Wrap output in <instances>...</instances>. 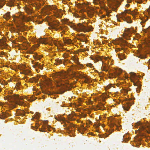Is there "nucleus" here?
<instances>
[{"mask_svg": "<svg viewBox=\"0 0 150 150\" xmlns=\"http://www.w3.org/2000/svg\"><path fill=\"white\" fill-rule=\"evenodd\" d=\"M76 72L72 71L71 73L69 74L67 76V74L66 72H57L54 74L53 76V77L54 79L58 78V79L55 81L57 86V87L62 86V88L63 83L62 81H67L69 79H73L74 78H78V76H76Z\"/></svg>", "mask_w": 150, "mask_h": 150, "instance_id": "obj_1", "label": "nucleus"}, {"mask_svg": "<svg viewBox=\"0 0 150 150\" xmlns=\"http://www.w3.org/2000/svg\"><path fill=\"white\" fill-rule=\"evenodd\" d=\"M6 98L10 102H14V104L10 106V107L12 108L16 107L17 104L21 106L25 105V104L23 101L20 100H22L23 99V98L20 97L18 95H9L8 96H6Z\"/></svg>", "mask_w": 150, "mask_h": 150, "instance_id": "obj_2", "label": "nucleus"}, {"mask_svg": "<svg viewBox=\"0 0 150 150\" xmlns=\"http://www.w3.org/2000/svg\"><path fill=\"white\" fill-rule=\"evenodd\" d=\"M126 13L131 14L133 17H134L138 13L137 12V9H135L132 11L129 10H125L123 12L119 14V17L120 18H122L124 21H126L127 23H131V21L130 17L127 15Z\"/></svg>", "mask_w": 150, "mask_h": 150, "instance_id": "obj_3", "label": "nucleus"}, {"mask_svg": "<svg viewBox=\"0 0 150 150\" xmlns=\"http://www.w3.org/2000/svg\"><path fill=\"white\" fill-rule=\"evenodd\" d=\"M73 29L77 31L84 32H88L92 31L93 28L91 26H88L86 24V25H84L82 24L79 23L73 26Z\"/></svg>", "mask_w": 150, "mask_h": 150, "instance_id": "obj_4", "label": "nucleus"}, {"mask_svg": "<svg viewBox=\"0 0 150 150\" xmlns=\"http://www.w3.org/2000/svg\"><path fill=\"white\" fill-rule=\"evenodd\" d=\"M129 74L131 77L132 78L131 79V81L133 82L134 86L137 87V88H136V90L137 92L138 93L140 91L141 88V85L140 84V82L139 81H134V79H137V76L135 73L130 72Z\"/></svg>", "mask_w": 150, "mask_h": 150, "instance_id": "obj_5", "label": "nucleus"}, {"mask_svg": "<svg viewBox=\"0 0 150 150\" xmlns=\"http://www.w3.org/2000/svg\"><path fill=\"white\" fill-rule=\"evenodd\" d=\"M112 41L114 44L120 45L121 47L127 46L129 47V44L127 43V41L122 38L116 39L113 40Z\"/></svg>", "mask_w": 150, "mask_h": 150, "instance_id": "obj_6", "label": "nucleus"}, {"mask_svg": "<svg viewBox=\"0 0 150 150\" xmlns=\"http://www.w3.org/2000/svg\"><path fill=\"white\" fill-rule=\"evenodd\" d=\"M135 31L132 29L126 28L125 33L123 35V37L126 40H130V37L132 35V33H135Z\"/></svg>", "mask_w": 150, "mask_h": 150, "instance_id": "obj_7", "label": "nucleus"}, {"mask_svg": "<svg viewBox=\"0 0 150 150\" xmlns=\"http://www.w3.org/2000/svg\"><path fill=\"white\" fill-rule=\"evenodd\" d=\"M116 121V120L115 118H112V123L110 125L111 130L112 131H113L115 129H117L119 131L121 128V126L120 125H119H119H117L115 124V122Z\"/></svg>", "mask_w": 150, "mask_h": 150, "instance_id": "obj_8", "label": "nucleus"}, {"mask_svg": "<svg viewBox=\"0 0 150 150\" xmlns=\"http://www.w3.org/2000/svg\"><path fill=\"white\" fill-rule=\"evenodd\" d=\"M52 9L54 10V15L57 17L60 18L62 16L63 13L62 10H58L55 6L53 7Z\"/></svg>", "mask_w": 150, "mask_h": 150, "instance_id": "obj_9", "label": "nucleus"}, {"mask_svg": "<svg viewBox=\"0 0 150 150\" xmlns=\"http://www.w3.org/2000/svg\"><path fill=\"white\" fill-rule=\"evenodd\" d=\"M122 107L124 110L128 111L130 108L132 104L130 101L128 100L123 101L122 102Z\"/></svg>", "mask_w": 150, "mask_h": 150, "instance_id": "obj_10", "label": "nucleus"}, {"mask_svg": "<svg viewBox=\"0 0 150 150\" xmlns=\"http://www.w3.org/2000/svg\"><path fill=\"white\" fill-rule=\"evenodd\" d=\"M59 24L58 21H54L50 23V25L52 29H54L56 30H57L60 28L62 29V27L60 26L59 28H57Z\"/></svg>", "mask_w": 150, "mask_h": 150, "instance_id": "obj_11", "label": "nucleus"}, {"mask_svg": "<svg viewBox=\"0 0 150 150\" xmlns=\"http://www.w3.org/2000/svg\"><path fill=\"white\" fill-rule=\"evenodd\" d=\"M122 72V70L119 69L114 71L112 73H109L110 78L116 77L117 76L120 74Z\"/></svg>", "mask_w": 150, "mask_h": 150, "instance_id": "obj_12", "label": "nucleus"}, {"mask_svg": "<svg viewBox=\"0 0 150 150\" xmlns=\"http://www.w3.org/2000/svg\"><path fill=\"white\" fill-rule=\"evenodd\" d=\"M72 60L74 62L77 64V68L79 69H81L83 67V66L82 64H80L79 61V59L76 56L74 57H72Z\"/></svg>", "mask_w": 150, "mask_h": 150, "instance_id": "obj_13", "label": "nucleus"}, {"mask_svg": "<svg viewBox=\"0 0 150 150\" xmlns=\"http://www.w3.org/2000/svg\"><path fill=\"white\" fill-rule=\"evenodd\" d=\"M14 19L18 21L19 20V19L22 20L23 21H26L29 19L24 15L22 13H21L18 17L15 16L14 18Z\"/></svg>", "mask_w": 150, "mask_h": 150, "instance_id": "obj_14", "label": "nucleus"}, {"mask_svg": "<svg viewBox=\"0 0 150 150\" xmlns=\"http://www.w3.org/2000/svg\"><path fill=\"white\" fill-rule=\"evenodd\" d=\"M86 12L88 16L91 17L94 13L95 10L93 8L88 7L87 8Z\"/></svg>", "mask_w": 150, "mask_h": 150, "instance_id": "obj_15", "label": "nucleus"}, {"mask_svg": "<svg viewBox=\"0 0 150 150\" xmlns=\"http://www.w3.org/2000/svg\"><path fill=\"white\" fill-rule=\"evenodd\" d=\"M105 108L104 106V104L102 103H100L98 105L96 106V108L95 109V110H105Z\"/></svg>", "mask_w": 150, "mask_h": 150, "instance_id": "obj_16", "label": "nucleus"}, {"mask_svg": "<svg viewBox=\"0 0 150 150\" xmlns=\"http://www.w3.org/2000/svg\"><path fill=\"white\" fill-rule=\"evenodd\" d=\"M142 140V138L141 136L136 137L134 138V141L135 142L137 143L138 145L137 144H136L137 146H138L139 145H141V141Z\"/></svg>", "mask_w": 150, "mask_h": 150, "instance_id": "obj_17", "label": "nucleus"}, {"mask_svg": "<svg viewBox=\"0 0 150 150\" xmlns=\"http://www.w3.org/2000/svg\"><path fill=\"white\" fill-rule=\"evenodd\" d=\"M16 27L18 31H20L23 32L26 30L27 27L25 25H17Z\"/></svg>", "mask_w": 150, "mask_h": 150, "instance_id": "obj_18", "label": "nucleus"}, {"mask_svg": "<svg viewBox=\"0 0 150 150\" xmlns=\"http://www.w3.org/2000/svg\"><path fill=\"white\" fill-rule=\"evenodd\" d=\"M103 57H101L99 56H93L91 57V59L94 60L95 61L97 62L99 61H102Z\"/></svg>", "mask_w": 150, "mask_h": 150, "instance_id": "obj_19", "label": "nucleus"}, {"mask_svg": "<svg viewBox=\"0 0 150 150\" xmlns=\"http://www.w3.org/2000/svg\"><path fill=\"white\" fill-rule=\"evenodd\" d=\"M78 35L79 36L82 37H83L84 38V40H83V39L81 38H77V39L80 40L81 41V42H86V41L87 40V38L85 37V35L83 34H80Z\"/></svg>", "mask_w": 150, "mask_h": 150, "instance_id": "obj_20", "label": "nucleus"}, {"mask_svg": "<svg viewBox=\"0 0 150 150\" xmlns=\"http://www.w3.org/2000/svg\"><path fill=\"white\" fill-rule=\"evenodd\" d=\"M55 118L57 120L59 121H62L64 122L65 121V118L64 117H63L59 115H58V117H56V116H55Z\"/></svg>", "mask_w": 150, "mask_h": 150, "instance_id": "obj_21", "label": "nucleus"}, {"mask_svg": "<svg viewBox=\"0 0 150 150\" xmlns=\"http://www.w3.org/2000/svg\"><path fill=\"white\" fill-rule=\"evenodd\" d=\"M123 1V0H118L117 1L116 3V4H115L114 5L116 7V8H115L114 7H113L112 8V9L113 11H115L116 10L117 8L120 5V2Z\"/></svg>", "mask_w": 150, "mask_h": 150, "instance_id": "obj_22", "label": "nucleus"}, {"mask_svg": "<svg viewBox=\"0 0 150 150\" xmlns=\"http://www.w3.org/2000/svg\"><path fill=\"white\" fill-rule=\"evenodd\" d=\"M25 111L22 110H18L16 114L18 116H25Z\"/></svg>", "mask_w": 150, "mask_h": 150, "instance_id": "obj_23", "label": "nucleus"}, {"mask_svg": "<svg viewBox=\"0 0 150 150\" xmlns=\"http://www.w3.org/2000/svg\"><path fill=\"white\" fill-rule=\"evenodd\" d=\"M78 130L81 134L83 133V132L86 130V129L83 125H81V127L78 128Z\"/></svg>", "mask_w": 150, "mask_h": 150, "instance_id": "obj_24", "label": "nucleus"}, {"mask_svg": "<svg viewBox=\"0 0 150 150\" xmlns=\"http://www.w3.org/2000/svg\"><path fill=\"white\" fill-rule=\"evenodd\" d=\"M25 11L27 13L29 14H31L33 11L31 7L27 6L25 7Z\"/></svg>", "mask_w": 150, "mask_h": 150, "instance_id": "obj_25", "label": "nucleus"}, {"mask_svg": "<svg viewBox=\"0 0 150 150\" xmlns=\"http://www.w3.org/2000/svg\"><path fill=\"white\" fill-rule=\"evenodd\" d=\"M75 114L74 113L73 114H70L68 116V117L69 120L71 121H73L75 120V119L74 117L75 115Z\"/></svg>", "mask_w": 150, "mask_h": 150, "instance_id": "obj_26", "label": "nucleus"}, {"mask_svg": "<svg viewBox=\"0 0 150 150\" xmlns=\"http://www.w3.org/2000/svg\"><path fill=\"white\" fill-rule=\"evenodd\" d=\"M42 78L44 80L43 81L44 82V83L46 84H48L50 83V80L48 78H47L45 76H41Z\"/></svg>", "mask_w": 150, "mask_h": 150, "instance_id": "obj_27", "label": "nucleus"}, {"mask_svg": "<svg viewBox=\"0 0 150 150\" xmlns=\"http://www.w3.org/2000/svg\"><path fill=\"white\" fill-rule=\"evenodd\" d=\"M15 0H9L8 1V3H7L6 5L9 6H14V3Z\"/></svg>", "mask_w": 150, "mask_h": 150, "instance_id": "obj_28", "label": "nucleus"}, {"mask_svg": "<svg viewBox=\"0 0 150 150\" xmlns=\"http://www.w3.org/2000/svg\"><path fill=\"white\" fill-rule=\"evenodd\" d=\"M136 126H140V127H141L143 129H145V127L143 125L142 123L140 122H137L135 125Z\"/></svg>", "mask_w": 150, "mask_h": 150, "instance_id": "obj_29", "label": "nucleus"}, {"mask_svg": "<svg viewBox=\"0 0 150 150\" xmlns=\"http://www.w3.org/2000/svg\"><path fill=\"white\" fill-rule=\"evenodd\" d=\"M8 115V114L4 112L2 113V115L0 114V118L4 119L7 117Z\"/></svg>", "mask_w": 150, "mask_h": 150, "instance_id": "obj_30", "label": "nucleus"}, {"mask_svg": "<svg viewBox=\"0 0 150 150\" xmlns=\"http://www.w3.org/2000/svg\"><path fill=\"white\" fill-rule=\"evenodd\" d=\"M80 76L81 77L85 79L84 81L85 83H89L91 81L89 80L88 78L86 77L84 75H80Z\"/></svg>", "mask_w": 150, "mask_h": 150, "instance_id": "obj_31", "label": "nucleus"}, {"mask_svg": "<svg viewBox=\"0 0 150 150\" xmlns=\"http://www.w3.org/2000/svg\"><path fill=\"white\" fill-rule=\"evenodd\" d=\"M118 55L119 58H120L121 60H122L125 59V55L122 53L118 54Z\"/></svg>", "mask_w": 150, "mask_h": 150, "instance_id": "obj_32", "label": "nucleus"}, {"mask_svg": "<svg viewBox=\"0 0 150 150\" xmlns=\"http://www.w3.org/2000/svg\"><path fill=\"white\" fill-rule=\"evenodd\" d=\"M76 127L75 125L73 124L72 123H71L70 124V125H69V126L68 127H67V129L68 130L70 131V130H71L70 129L71 128V130H72V127H74V128H75Z\"/></svg>", "mask_w": 150, "mask_h": 150, "instance_id": "obj_33", "label": "nucleus"}, {"mask_svg": "<svg viewBox=\"0 0 150 150\" xmlns=\"http://www.w3.org/2000/svg\"><path fill=\"white\" fill-rule=\"evenodd\" d=\"M145 32L148 33L149 36V41L150 42V26L149 27L146 29Z\"/></svg>", "mask_w": 150, "mask_h": 150, "instance_id": "obj_34", "label": "nucleus"}, {"mask_svg": "<svg viewBox=\"0 0 150 150\" xmlns=\"http://www.w3.org/2000/svg\"><path fill=\"white\" fill-rule=\"evenodd\" d=\"M27 99L30 101H33L36 99V98L34 96H33L30 98L27 97Z\"/></svg>", "mask_w": 150, "mask_h": 150, "instance_id": "obj_35", "label": "nucleus"}, {"mask_svg": "<svg viewBox=\"0 0 150 150\" xmlns=\"http://www.w3.org/2000/svg\"><path fill=\"white\" fill-rule=\"evenodd\" d=\"M10 17V13L8 12L4 15V17L6 19H8Z\"/></svg>", "mask_w": 150, "mask_h": 150, "instance_id": "obj_36", "label": "nucleus"}, {"mask_svg": "<svg viewBox=\"0 0 150 150\" xmlns=\"http://www.w3.org/2000/svg\"><path fill=\"white\" fill-rule=\"evenodd\" d=\"M5 0H0V8H1L5 3Z\"/></svg>", "mask_w": 150, "mask_h": 150, "instance_id": "obj_37", "label": "nucleus"}, {"mask_svg": "<svg viewBox=\"0 0 150 150\" xmlns=\"http://www.w3.org/2000/svg\"><path fill=\"white\" fill-rule=\"evenodd\" d=\"M122 47L121 48H116L115 49V51H117V52H118V51H120L121 50H125L126 49V48H125V47L122 46V47Z\"/></svg>", "mask_w": 150, "mask_h": 150, "instance_id": "obj_38", "label": "nucleus"}, {"mask_svg": "<svg viewBox=\"0 0 150 150\" xmlns=\"http://www.w3.org/2000/svg\"><path fill=\"white\" fill-rule=\"evenodd\" d=\"M47 129L46 127L43 126L42 129H40V130L42 132H45L46 131Z\"/></svg>", "mask_w": 150, "mask_h": 150, "instance_id": "obj_39", "label": "nucleus"}, {"mask_svg": "<svg viewBox=\"0 0 150 150\" xmlns=\"http://www.w3.org/2000/svg\"><path fill=\"white\" fill-rule=\"evenodd\" d=\"M64 41L65 43L69 44H71V40L69 39H65Z\"/></svg>", "mask_w": 150, "mask_h": 150, "instance_id": "obj_40", "label": "nucleus"}, {"mask_svg": "<svg viewBox=\"0 0 150 150\" xmlns=\"http://www.w3.org/2000/svg\"><path fill=\"white\" fill-rule=\"evenodd\" d=\"M55 61L57 62V64L58 65L62 64V60L59 59H56Z\"/></svg>", "mask_w": 150, "mask_h": 150, "instance_id": "obj_41", "label": "nucleus"}, {"mask_svg": "<svg viewBox=\"0 0 150 150\" xmlns=\"http://www.w3.org/2000/svg\"><path fill=\"white\" fill-rule=\"evenodd\" d=\"M138 57L142 59H144L146 57V56L145 55H143L142 54H139L138 55Z\"/></svg>", "mask_w": 150, "mask_h": 150, "instance_id": "obj_42", "label": "nucleus"}, {"mask_svg": "<svg viewBox=\"0 0 150 150\" xmlns=\"http://www.w3.org/2000/svg\"><path fill=\"white\" fill-rule=\"evenodd\" d=\"M26 81L27 82L33 83V82L34 81V78H32L30 79L29 80H28L27 79H26Z\"/></svg>", "mask_w": 150, "mask_h": 150, "instance_id": "obj_43", "label": "nucleus"}, {"mask_svg": "<svg viewBox=\"0 0 150 150\" xmlns=\"http://www.w3.org/2000/svg\"><path fill=\"white\" fill-rule=\"evenodd\" d=\"M0 45L1 46H6L7 44L5 42H4L3 41H1L0 42Z\"/></svg>", "mask_w": 150, "mask_h": 150, "instance_id": "obj_44", "label": "nucleus"}, {"mask_svg": "<svg viewBox=\"0 0 150 150\" xmlns=\"http://www.w3.org/2000/svg\"><path fill=\"white\" fill-rule=\"evenodd\" d=\"M93 2L95 4H98L100 3V0H93Z\"/></svg>", "mask_w": 150, "mask_h": 150, "instance_id": "obj_45", "label": "nucleus"}, {"mask_svg": "<svg viewBox=\"0 0 150 150\" xmlns=\"http://www.w3.org/2000/svg\"><path fill=\"white\" fill-rule=\"evenodd\" d=\"M41 6V4H36V8L37 9H39Z\"/></svg>", "mask_w": 150, "mask_h": 150, "instance_id": "obj_46", "label": "nucleus"}, {"mask_svg": "<svg viewBox=\"0 0 150 150\" xmlns=\"http://www.w3.org/2000/svg\"><path fill=\"white\" fill-rule=\"evenodd\" d=\"M112 87V85L109 84L107 86L106 88L107 89H109ZM113 87H114L113 86Z\"/></svg>", "mask_w": 150, "mask_h": 150, "instance_id": "obj_47", "label": "nucleus"}, {"mask_svg": "<svg viewBox=\"0 0 150 150\" xmlns=\"http://www.w3.org/2000/svg\"><path fill=\"white\" fill-rule=\"evenodd\" d=\"M33 78L34 82L36 83L38 82L39 80V79L38 78H35L34 77Z\"/></svg>", "mask_w": 150, "mask_h": 150, "instance_id": "obj_48", "label": "nucleus"}, {"mask_svg": "<svg viewBox=\"0 0 150 150\" xmlns=\"http://www.w3.org/2000/svg\"><path fill=\"white\" fill-rule=\"evenodd\" d=\"M33 57L34 58H36L38 59H39L41 58L39 57V56H38L37 54H36L35 55H33Z\"/></svg>", "mask_w": 150, "mask_h": 150, "instance_id": "obj_49", "label": "nucleus"}, {"mask_svg": "<svg viewBox=\"0 0 150 150\" xmlns=\"http://www.w3.org/2000/svg\"><path fill=\"white\" fill-rule=\"evenodd\" d=\"M40 64L38 62H35V65L36 67H38Z\"/></svg>", "mask_w": 150, "mask_h": 150, "instance_id": "obj_50", "label": "nucleus"}, {"mask_svg": "<svg viewBox=\"0 0 150 150\" xmlns=\"http://www.w3.org/2000/svg\"><path fill=\"white\" fill-rule=\"evenodd\" d=\"M87 66L90 67L91 68L92 67H93V66L92 65V64L91 63H89V64H87Z\"/></svg>", "mask_w": 150, "mask_h": 150, "instance_id": "obj_51", "label": "nucleus"}, {"mask_svg": "<svg viewBox=\"0 0 150 150\" xmlns=\"http://www.w3.org/2000/svg\"><path fill=\"white\" fill-rule=\"evenodd\" d=\"M63 57L64 58H67L68 57V55L67 54H64L63 55Z\"/></svg>", "mask_w": 150, "mask_h": 150, "instance_id": "obj_52", "label": "nucleus"}, {"mask_svg": "<svg viewBox=\"0 0 150 150\" xmlns=\"http://www.w3.org/2000/svg\"><path fill=\"white\" fill-rule=\"evenodd\" d=\"M21 85V83L20 82H18L16 83V85L18 87H19V86Z\"/></svg>", "mask_w": 150, "mask_h": 150, "instance_id": "obj_53", "label": "nucleus"}, {"mask_svg": "<svg viewBox=\"0 0 150 150\" xmlns=\"http://www.w3.org/2000/svg\"><path fill=\"white\" fill-rule=\"evenodd\" d=\"M33 51L32 50H29L28 52V53L29 54H32L33 53Z\"/></svg>", "mask_w": 150, "mask_h": 150, "instance_id": "obj_54", "label": "nucleus"}, {"mask_svg": "<svg viewBox=\"0 0 150 150\" xmlns=\"http://www.w3.org/2000/svg\"><path fill=\"white\" fill-rule=\"evenodd\" d=\"M142 1V0H137V2L139 3H141Z\"/></svg>", "mask_w": 150, "mask_h": 150, "instance_id": "obj_55", "label": "nucleus"}, {"mask_svg": "<svg viewBox=\"0 0 150 150\" xmlns=\"http://www.w3.org/2000/svg\"><path fill=\"white\" fill-rule=\"evenodd\" d=\"M102 70L105 71H108V69H106V68L104 67H103V68Z\"/></svg>", "mask_w": 150, "mask_h": 150, "instance_id": "obj_56", "label": "nucleus"}, {"mask_svg": "<svg viewBox=\"0 0 150 150\" xmlns=\"http://www.w3.org/2000/svg\"><path fill=\"white\" fill-rule=\"evenodd\" d=\"M38 68L41 69H43L41 65H40V64L39 65Z\"/></svg>", "mask_w": 150, "mask_h": 150, "instance_id": "obj_57", "label": "nucleus"}, {"mask_svg": "<svg viewBox=\"0 0 150 150\" xmlns=\"http://www.w3.org/2000/svg\"><path fill=\"white\" fill-rule=\"evenodd\" d=\"M50 127H51L49 125H47V128L48 129L47 130H48L49 131H51L50 129Z\"/></svg>", "mask_w": 150, "mask_h": 150, "instance_id": "obj_58", "label": "nucleus"}, {"mask_svg": "<svg viewBox=\"0 0 150 150\" xmlns=\"http://www.w3.org/2000/svg\"><path fill=\"white\" fill-rule=\"evenodd\" d=\"M146 131L147 133H148V134H150V129H146Z\"/></svg>", "mask_w": 150, "mask_h": 150, "instance_id": "obj_59", "label": "nucleus"}, {"mask_svg": "<svg viewBox=\"0 0 150 150\" xmlns=\"http://www.w3.org/2000/svg\"><path fill=\"white\" fill-rule=\"evenodd\" d=\"M112 132H110V133L109 134H106L105 135H104V137H107Z\"/></svg>", "mask_w": 150, "mask_h": 150, "instance_id": "obj_60", "label": "nucleus"}, {"mask_svg": "<svg viewBox=\"0 0 150 150\" xmlns=\"http://www.w3.org/2000/svg\"><path fill=\"white\" fill-rule=\"evenodd\" d=\"M146 21L145 20H142V21L140 23L142 25L143 24H142V23H145L146 22Z\"/></svg>", "mask_w": 150, "mask_h": 150, "instance_id": "obj_61", "label": "nucleus"}, {"mask_svg": "<svg viewBox=\"0 0 150 150\" xmlns=\"http://www.w3.org/2000/svg\"><path fill=\"white\" fill-rule=\"evenodd\" d=\"M0 53V56L1 57V55H4V52H2L1 53Z\"/></svg>", "mask_w": 150, "mask_h": 150, "instance_id": "obj_62", "label": "nucleus"}, {"mask_svg": "<svg viewBox=\"0 0 150 150\" xmlns=\"http://www.w3.org/2000/svg\"><path fill=\"white\" fill-rule=\"evenodd\" d=\"M86 50H88V49L87 48L86 49H84L82 51L84 52V51H86Z\"/></svg>", "mask_w": 150, "mask_h": 150, "instance_id": "obj_63", "label": "nucleus"}, {"mask_svg": "<svg viewBox=\"0 0 150 150\" xmlns=\"http://www.w3.org/2000/svg\"><path fill=\"white\" fill-rule=\"evenodd\" d=\"M132 0H127V3H130L131 2Z\"/></svg>", "mask_w": 150, "mask_h": 150, "instance_id": "obj_64", "label": "nucleus"}]
</instances>
